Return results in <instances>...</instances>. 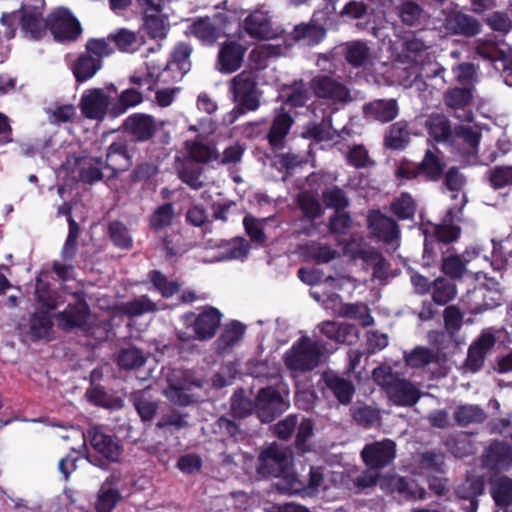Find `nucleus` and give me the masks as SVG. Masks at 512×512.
Returning a JSON list of instances; mask_svg holds the SVG:
<instances>
[{
    "instance_id": "nucleus-1",
    "label": "nucleus",
    "mask_w": 512,
    "mask_h": 512,
    "mask_svg": "<svg viewBox=\"0 0 512 512\" xmlns=\"http://www.w3.org/2000/svg\"><path fill=\"white\" fill-rule=\"evenodd\" d=\"M192 49L188 44H178L172 52L171 61L167 63L164 69L159 66L149 65L147 76L142 79L133 76L130 82L140 86L145 85L147 90H150L155 83H170L181 80L184 75L190 70V55Z\"/></svg>"
},
{
    "instance_id": "nucleus-2",
    "label": "nucleus",
    "mask_w": 512,
    "mask_h": 512,
    "mask_svg": "<svg viewBox=\"0 0 512 512\" xmlns=\"http://www.w3.org/2000/svg\"><path fill=\"white\" fill-rule=\"evenodd\" d=\"M44 7V0H25L20 11L3 14L1 22L6 26L4 34L7 38H12L15 34V23L20 21L23 32L30 33L33 37H38L45 26L43 20L38 18L41 9Z\"/></svg>"
},
{
    "instance_id": "nucleus-3",
    "label": "nucleus",
    "mask_w": 512,
    "mask_h": 512,
    "mask_svg": "<svg viewBox=\"0 0 512 512\" xmlns=\"http://www.w3.org/2000/svg\"><path fill=\"white\" fill-rule=\"evenodd\" d=\"M222 314L214 307H204L199 314L186 313L181 317V321L185 326H192L193 333L178 330V338L183 342L192 339L208 340L215 336L220 323Z\"/></svg>"
},
{
    "instance_id": "nucleus-4",
    "label": "nucleus",
    "mask_w": 512,
    "mask_h": 512,
    "mask_svg": "<svg viewBox=\"0 0 512 512\" xmlns=\"http://www.w3.org/2000/svg\"><path fill=\"white\" fill-rule=\"evenodd\" d=\"M373 378L385 388L390 401L395 405L412 406L420 398L419 390L411 382L397 378L388 367L374 369Z\"/></svg>"
},
{
    "instance_id": "nucleus-5",
    "label": "nucleus",
    "mask_w": 512,
    "mask_h": 512,
    "mask_svg": "<svg viewBox=\"0 0 512 512\" xmlns=\"http://www.w3.org/2000/svg\"><path fill=\"white\" fill-rule=\"evenodd\" d=\"M321 350L318 342L302 337L285 354L284 363L292 372H307L320 363Z\"/></svg>"
},
{
    "instance_id": "nucleus-6",
    "label": "nucleus",
    "mask_w": 512,
    "mask_h": 512,
    "mask_svg": "<svg viewBox=\"0 0 512 512\" xmlns=\"http://www.w3.org/2000/svg\"><path fill=\"white\" fill-rule=\"evenodd\" d=\"M38 18H41L45 24L43 31L38 37H33L30 33L24 32L32 39H39L49 28L54 39L58 42L74 41L81 33V26L77 19L66 8H58L52 12L47 20L42 18V13Z\"/></svg>"
},
{
    "instance_id": "nucleus-7",
    "label": "nucleus",
    "mask_w": 512,
    "mask_h": 512,
    "mask_svg": "<svg viewBox=\"0 0 512 512\" xmlns=\"http://www.w3.org/2000/svg\"><path fill=\"white\" fill-rule=\"evenodd\" d=\"M230 90L241 113L246 110L254 111L259 107V94L253 72L243 71L235 76L230 82Z\"/></svg>"
},
{
    "instance_id": "nucleus-8",
    "label": "nucleus",
    "mask_w": 512,
    "mask_h": 512,
    "mask_svg": "<svg viewBox=\"0 0 512 512\" xmlns=\"http://www.w3.org/2000/svg\"><path fill=\"white\" fill-rule=\"evenodd\" d=\"M288 390L281 392L269 387L261 389L256 399V410L262 422H270L288 408Z\"/></svg>"
},
{
    "instance_id": "nucleus-9",
    "label": "nucleus",
    "mask_w": 512,
    "mask_h": 512,
    "mask_svg": "<svg viewBox=\"0 0 512 512\" xmlns=\"http://www.w3.org/2000/svg\"><path fill=\"white\" fill-rule=\"evenodd\" d=\"M259 472L280 477L292 464V453L286 447L271 445L259 457Z\"/></svg>"
},
{
    "instance_id": "nucleus-10",
    "label": "nucleus",
    "mask_w": 512,
    "mask_h": 512,
    "mask_svg": "<svg viewBox=\"0 0 512 512\" xmlns=\"http://www.w3.org/2000/svg\"><path fill=\"white\" fill-rule=\"evenodd\" d=\"M107 89L109 94H106L102 89H90L83 93L80 106L86 117L96 120L104 117L110 100L117 95L116 88L113 85Z\"/></svg>"
},
{
    "instance_id": "nucleus-11",
    "label": "nucleus",
    "mask_w": 512,
    "mask_h": 512,
    "mask_svg": "<svg viewBox=\"0 0 512 512\" xmlns=\"http://www.w3.org/2000/svg\"><path fill=\"white\" fill-rule=\"evenodd\" d=\"M144 17V27L152 38H164L168 31L167 16L153 0H136Z\"/></svg>"
},
{
    "instance_id": "nucleus-12",
    "label": "nucleus",
    "mask_w": 512,
    "mask_h": 512,
    "mask_svg": "<svg viewBox=\"0 0 512 512\" xmlns=\"http://www.w3.org/2000/svg\"><path fill=\"white\" fill-rule=\"evenodd\" d=\"M363 462L374 469L390 464L396 457V444L390 439L373 442L364 446L361 451Z\"/></svg>"
},
{
    "instance_id": "nucleus-13",
    "label": "nucleus",
    "mask_w": 512,
    "mask_h": 512,
    "mask_svg": "<svg viewBox=\"0 0 512 512\" xmlns=\"http://www.w3.org/2000/svg\"><path fill=\"white\" fill-rule=\"evenodd\" d=\"M62 168L70 173L72 178L85 183H93L102 177V162L95 158H68Z\"/></svg>"
},
{
    "instance_id": "nucleus-14",
    "label": "nucleus",
    "mask_w": 512,
    "mask_h": 512,
    "mask_svg": "<svg viewBox=\"0 0 512 512\" xmlns=\"http://www.w3.org/2000/svg\"><path fill=\"white\" fill-rule=\"evenodd\" d=\"M244 30L253 38L270 40L277 38L281 31L273 27L268 12L255 10L244 20Z\"/></svg>"
},
{
    "instance_id": "nucleus-15",
    "label": "nucleus",
    "mask_w": 512,
    "mask_h": 512,
    "mask_svg": "<svg viewBox=\"0 0 512 512\" xmlns=\"http://www.w3.org/2000/svg\"><path fill=\"white\" fill-rule=\"evenodd\" d=\"M167 379L169 386L164 391L167 398L179 405L189 404L190 398L186 391L190 390L192 385H199V383L191 381L180 370H173L171 375H167Z\"/></svg>"
},
{
    "instance_id": "nucleus-16",
    "label": "nucleus",
    "mask_w": 512,
    "mask_h": 512,
    "mask_svg": "<svg viewBox=\"0 0 512 512\" xmlns=\"http://www.w3.org/2000/svg\"><path fill=\"white\" fill-rule=\"evenodd\" d=\"M89 435L90 444L98 454L112 462L119 460L122 449L117 440L103 433L98 427H92Z\"/></svg>"
},
{
    "instance_id": "nucleus-17",
    "label": "nucleus",
    "mask_w": 512,
    "mask_h": 512,
    "mask_svg": "<svg viewBox=\"0 0 512 512\" xmlns=\"http://www.w3.org/2000/svg\"><path fill=\"white\" fill-rule=\"evenodd\" d=\"M368 225L372 232L381 240L389 244H397L399 230L395 221L379 211H372L368 215Z\"/></svg>"
},
{
    "instance_id": "nucleus-18",
    "label": "nucleus",
    "mask_w": 512,
    "mask_h": 512,
    "mask_svg": "<svg viewBox=\"0 0 512 512\" xmlns=\"http://www.w3.org/2000/svg\"><path fill=\"white\" fill-rule=\"evenodd\" d=\"M477 260L483 264L488 263L486 257H480L475 250L466 251L460 256H449L442 261V271L451 278H460L467 271L466 266L472 261Z\"/></svg>"
},
{
    "instance_id": "nucleus-19",
    "label": "nucleus",
    "mask_w": 512,
    "mask_h": 512,
    "mask_svg": "<svg viewBox=\"0 0 512 512\" xmlns=\"http://www.w3.org/2000/svg\"><path fill=\"white\" fill-rule=\"evenodd\" d=\"M245 54V48L235 42H228L221 46L218 55L219 71L232 73L240 68Z\"/></svg>"
},
{
    "instance_id": "nucleus-20",
    "label": "nucleus",
    "mask_w": 512,
    "mask_h": 512,
    "mask_svg": "<svg viewBox=\"0 0 512 512\" xmlns=\"http://www.w3.org/2000/svg\"><path fill=\"white\" fill-rule=\"evenodd\" d=\"M312 87L315 94L321 98H327L332 101H345L348 97V91L345 86L327 76L315 77L312 81Z\"/></svg>"
},
{
    "instance_id": "nucleus-21",
    "label": "nucleus",
    "mask_w": 512,
    "mask_h": 512,
    "mask_svg": "<svg viewBox=\"0 0 512 512\" xmlns=\"http://www.w3.org/2000/svg\"><path fill=\"white\" fill-rule=\"evenodd\" d=\"M88 319V307L81 301L77 300L57 315L58 325L64 330H71L75 327L83 326Z\"/></svg>"
},
{
    "instance_id": "nucleus-22",
    "label": "nucleus",
    "mask_w": 512,
    "mask_h": 512,
    "mask_svg": "<svg viewBox=\"0 0 512 512\" xmlns=\"http://www.w3.org/2000/svg\"><path fill=\"white\" fill-rule=\"evenodd\" d=\"M21 331L32 340L48 339L52 332V320L47 311L34 313L26 325L21 326Z\"/></svg>"
},
{
    "instance_id": "nucleus-23",
    "label": "nucleus",
    "mask_w": 512,
    "mask_h": 512,
    "mask_svg": "<svg viewBox=\"0 0 512 512\" xmlns=\"http://www.w3.org/2000/svg\"><path fill=\"white\" fill-rule=\"evenodd\" d=\"M494 343V336L484 333L470 346L466 365L472 372L480 369L486 353L493 347Z\"/></svg>"
},
{
    "instance_id": "nucleus-24",
    "label": "nucleus",
    "mask_w": 512,
    "mask_h": 512,
    "mask_svg": "<svg viewBox=\"0 0 512 512\" xmlns=\"http://www.w3.org/2000/svg\"><path fill=\"white\" fill-rule=\"evenodd\" d=\"M483 461L491 469H505L512 465V449L502 443H493L487 449Z\"/></svg>"
},
{
    "instance_id": "nucleus-25",
    "label": "nucleus",
    "mask_w": 512,
    "mask_h": 512,
    "mask_svg": "<svg viewBox=\"0 0 512 512\" xmlns=\"http://www.w3.org/2000/svg\"><path fill=\"white\" fill-rule=\"evenodd\" d=\"M398 105L396 100H376L364 107L365 114L380 122H389L398 115Z\"/></svg>"
},
{
    "instance_id": "nucleus-26",
    "label": "nucleus",
    "mask_w": 512,
    "mask_h": 512,
    "mask_svg": "<svg viewBox=\"0 0 512 512\" xmlns=\"http://www.w3.org/2000/svg\"><path fill=\"white\" fill-rule=\"evenodd\" d=\"M190 33L203 43L212 44L222 36V28L216 27L211 18L204 17L191 24Z\"/></svg>"
},
{
    "instance_id": "nucleus-27",
    "label": "nucleus",
    "mask_w": 512,
    "mask_h": 512,
    "mask_svg": "<svg viewBox=\"0 0 512 512\" xmlns=\"http://www.w3.org/2000/svg\"><path fill=\"white\" fill-rule=\"evenodd\" d=\"M156 130L153 118L145 114H135L130 117V136L134 140L144 141L151 138Z\"/></svg>"
},
{
    "instance_id": "nucleus-28",
    "label": "nucleus",
    "mask_w": 512,
    "mask_h": 512,
    "mask_svg": "<svg viewBox=\"0 0 512 512\" xmlns=\"http://www.w3.org/2000/svg\"><path fill=\"white\" fill-rule=\"evenodd\" d=\"M293 124L292 117L285 112L278 113L272 123L268 140L274 148L282 147L283 141Z\"/></svg>"
},
{
    "instance_id": "nucleus-29",
    "label": "nucleus",
    "mask_w": 512,
    "mask_h": 512,
    "mask_svg": "<svg viewBox=\"0 0 512 512\" xmlns=\"http://www.w3.org/2000/svg\"><path fill=\"white\" fill-rule=\"evenodd\" d=\"M128 165V150L126 139L112 143L107 153V166L114 173L124 171Z\"/></svg>"
},
{
    "instance_id": "nucleus-30",
    "label": "nucleus",
    "mask_w": 512,
    "mask_h": 512,
    "mask_svg": "<svg viewBox=\"0 0 512 512\" xmlns=\"http://www.w3.org/2000/svg\"><path fill=\"white\" fill-rule=\"evenodd\" d=\"M121 499L119 489L101 485L96 494L94 509L96 512H112Z\"/></svg>"
},
{
    "instance_id": "nucleus-31",
    "label": "nucleus",
    "mask_w": 512,
    "mask_h": 512,
    "mask_svg": "<svg viewBox=\"0 0 512 512\" xmlns=\"http://www.w3.org/2000/svg\"><path fill=\"white\" fill-rule=\"evenodd\" d=\"M320 329L325 336L340 343H350L356 336V330L352 326L334 321L323 322Z\"/></svg>"
},
{
    "instance_id": "nucleus-32",
    "label": "nucleus",
    "mask_w": 512,
    "mask_h": 512,
    "mask_svg": "<svg viewBox=\"0 0 512 512\" xmlns=\"http://www.w3.org/2000/svg\"><path fill=\"white\" fill-rule=\"evenodd\" d=\"M101 68V61L92 55L82 54L73 66V73L77 81L83 82L92 78Z\"/></svg>"
},
{
    "instance_id": "nucleus-33",
    "label": "nucleus",
    "mask_w": 512,
    "mask_h": 512,
    "mask_svg": "<svg viewBox=\"0 0 512 512\" xmlns=\"http://www.w3.org/2000/svg\"><path fill=\"white\" fill-rule=\"evenodd\" d=\"M325 383L342 404H348L354 393L353 384L337 375H326Z\"/></svg>"
},
{
    "instance_id": "nucleus-34",
    "label": "nucleus",
    "mask_w": 512,
    "mask_h": 512,
    "mask_svg": "<svg viewBox=\"0 0 512 512\" xmlns=\"http://www.w3.org/2000/svg\"><path fill=\"white\" fill-rule=\"evenodd\" d=\"M419 169L421 175H424L427 179L436 180L443 172L444 163L436 152L427 150Z\"/></svg>"
},
{
    "instance_id": "nucleus-35",
    "label": "nucleus",
    "mask_w": 512,
    "mask_h": 512,
    "mask_svg": "<svg viewBox=\"0 0 512 512\" xmlns=\"http://www.w3.org/2000/svg\"><path fill=\"white\" fill-rule=\"evenodd\" d=\"M325 36V29L318 24H302L295 28L294 38L303 41L307 45H314L320 42Z\"/></svg>"
},
{
    "instance_id": "nucleus-36",
    "label": "nucleus",
    "mask_w": 512,
    "mask_h": 512,
    "mask_svg": "<svg viewBox=\"0 0 512 512\" xmlns=\"http://www.w3.org/2000/svg\"><path fill=\"white\" fill-rule=\"evenodd\" d=\"M175 217L176 213L174 211L173 205L171 203L163 204L157 207L151 214L150 226L152 229L160 231L169 227Z\"/></svg>"
},
{
    "instance_id": "nucleus-37",
    "label": "nucleus",
    "mask_w": 512,
    "mask_h": 512,
    "mask_svg": "<svg viewBox=\"0 0 512 512\" xmlns=\"http://www.w3.org/2000/svg\"><path fill=\"white\" fill-rule=\"evenodd\" d=\"M186 150L190 158L196 162L207 163L219 159V154L214 147L200 142H187Z\"/></svg>"
},
{
    "instance_id": "nucleus-38",
    "label": "nucleus",
    "mask_w": 512,
    "mask_h": 512,
    "mask_svg": "<svg viewBox=\"0 0 512 512\" xmlns=\"http://www.w3.org/2000/svg\"><path fill=\"white\" fill-rule=\"evenodd\" d=\"M454 418L459 425L466 426L479 423L485 419L484 411L477 405H461L454 412Z\"/></svg>"
},
{
    "instance_id": "nucleus-39",
    "label": "nucleus",
    "mask_w": 512,
    "mask_h": 512,
    "mask_svg": "<svg viewBox=\"0 0 512 512\" xmlns=\"http://www.w3.org/2000/svg\"><path fill=\"white\" fill-rule=\"evenodd\" d=\"M338 313L340 316L358 320L362 326H370L374 323L368 307L364 304H343Z\"/></svg>"
},
{
    "instance_id": "nucleus-40",
    "label": "nucleus",
    "mask_w": 512,
    "mask_h": 512,
    "mask_svg": "<svg viewBox=\"0 0 512 512\" xmlns=\"http://www.w3.org/2000/svg\"><path fill=\"white\" fill-rule=\"evenodd\" d=\"M244 326L239 322H231L225 326L218 344L220 349H227L241 340L244 335Z\"/></svg>"
},
{
    "instance_id": "nucleus-41",
    "label": "nucleus",
    "mask_w": 512,
    "mask_h": 512,
    "mask_svg": "<svg viewBox=\"0 0 512 512\" xmlns=\"http://www.w3.org/2000/svg\"><path fill=\"white\" fill-rule=\"evenodd\" d=\"M408 140L409 132L406 124L402 122L393 124L385 137L386 145L392 149L402 148Z\"/></svg>"
},
{
    "instance_id": "nucleus-42",
    "label": "nucleus",
    "mask_w": 512,
    "mask_h": 512,
    "mask_svg": "<svg viewBox=\"0 0 512 512\" xmlns=\"http://www.w3.org/2000/svg\"><path fill=\"white\" fill-rule=\"evenodd\" d=\"M150 281L153 286L161 293V295L166 298L176 294L181 287L177 281L169 280L159 271L151 272Z\"/></svg>"
},
{
    "instance_id": "nucleus-43",
    "label": "nucleus",
    "mask_w": 512,
    "mask_h": 512,
    "mask_svg": "<svg viewBox=\"0 0 512 512\" xmlns=\"http://www.w3.org/2000/svg\"><path fill=\"white\" fill-rule=\"evenodd\" d=\"M426 126L429 130L430 135L437 141L445 140L450 135V126L445 116H431L428 119Z\"/></svg>"
},
{
    "instance_id": "nucleus-44",
    "label": "nucleus",
    "mask_w": 512,
    "mask_h": 512,
    "mask_svg": "<svg viewBox=\"0 0 512 512\" xmlns=\"http://www.w3.org/2000/svg\"><path fill=\"white\" fill-rule=\"evenodd\" d=\"M279 478L277 487L280 491L289 494H304V484L298 479L293 471L288 468Z\"/></svg>"
},
{
    "instance_id": "nucleus-45",
    "label": "nucleus",
    "mask_w": 512,
    "mask_h": 512,
    "mask_svg": "<svg viewBox=\"0 0 512 512\" xmlns=\"http://www.w3.org/2000/svg\"><path fill=\"white\" fill-rule=\"evenodd\" d=\"M452 220V212L449 211L444 223L442 225H435L433 227V233L439 241L451 242L458 238L460 234V228L453 225L451 223Z\"/></svg>"
},
{
    "instance_id": "nucleus-46",
    "label": "nucleus",
    "mask_w": 512,
    "mask_h": 512,
    "mask_svg": "<svg viewBox=\"0 0 512 512\" xmlns=\"http://www.w3.org/2000/svg\"><path fill=\"white\" fill-rule=\"evenodd\" d=\"M69 222V233L67 236V239L62 247L61 256L62 259L66 262L71 260L77 251V238H78V232L79 228L77 223L73 220V218L70 216L68 218Z\"/></svg>"
},
{
    "instance_id": "nucleus-47",
    "label": "nucleus",
    "mask_w": 512,
    "mask_h": 512,
    "mask_svg": "<svg viewBox=\"0 0 512 512\" xmlns=\"http://www.w3.org/2000/svg\"><path fill=\"white\" fill-rule=\"evenodd\" d=\"M456 296V288L452 283L444 279H437L434 282L433 300L439 305H444Z\"/></svg>"
},
{
    "instance_id": "nucleus-48",
    "label": "nucleus",
    "mask_w": 512,
    "mask_h": 512,
    "mask_svg": "<svg viewBox=\"0 0 512 512\" xmlns=\"http://www.w3.org/2000/svg\"><path fill=\"white\" fill-rule=\"evenodd\" d=\"M369 50L362 42H352L347 46L346 59L353 66H361L369 60Z\"/></svg>"
},
{
    "instance_id": "nucleus-49",
    "label": "nucleus",
    "mask_w": 512,
    "mask_h": 512,
    "mask_svg": "<svg viewBox=\"0 0 512 512\" xmlns=\"http://www.w3.org/2000/svg\"><path fill=\"white\" fill-rule=\"evenodd\" d=\"M472 91L466 88H453L444 96L445 104L451 108H462L470 103Z\"/></svg>"
},
{
    "instance_id": "nucleus-50",
    "label": "nucleus",
    "mask_w": 512,
    "mask_h": 512,
    "mask_svg": "<svg viewBox=\"0 0 512 512\" xmlns=\"http://www.w3.org/2000/svg\"><path fill=\"white\" fill-rule=\"evenodd\" d=\"M282 54L280 46H273L270 44H263L252 50L250 59L256 63L257 68H262L265 61L270 57H277Z\"/></svg>"
},
{
    "instance_id": "nucleus-51",
    "label": "nucleus",
    "mask_w": 512,
    "mask_h": 512,
    "mask_svg": "<svg viewBox=\"0 0 512 512\" xmlns=\"http://www.w3.org/2000/svg\"><path fill=\"white\" fill-rule=\"evenodd\" d=\"M188 249L189 246L185 243L183 237L178 234L165 238L163 241V250L169 258L182 256Z\"/></svg>"
},
{
    "instance_id": "nucleus-52",
    "label": "nucleus",
    "mask_w": 512,
    "mask_h": 512,
    "mask_svg": "<svg viewBox=\"0 0 512 512\" xmlns=\"http://www.w3.org/2000/svg\"><path fill=\"white\" fill-rule=\"evenodd\" d=\"M392 211L402 219H408L415 212V204L413 199L407 193H403L392 204Z\"/></svg>"
},
{
    "instance_id": "nucleus-53",
    "label": "nucleus",
    "mask_w": 512,
    "mask_h": 512,
    "mask_svg": "<svg viewBox=\"0 0 512 512\" xmlns=\"http://www.w3.org/2000/svg\"><path fill=\"white\" fill-rule=\"evenodd\" d=\"M307 255L318 263H326L338 256L337 251L329 246L321 244H311L307 247Z\"/></svg>"
},
{
    "instance_id": "nucleus-54",
    "label": "nucleus",
    "mask_w": 512,
    "mask_h": 512,
    "mask_svg": "<svg viewBox=\"0 0 512 512\" xmlns=\"http://www.w3.org/2000/svg\"><path fill=\"white\" fill-rule=\"evenodd\" d=\"M299 205L304 215L309 219H315L321 215L322 209L315 197L309 193H302L298 197Z\"/></svg>"
},
{
    "instance_id": "nucleus-55",
    "label": "nucleus",
    "mask_w": 512,
    "mask_h": 512,
    "mask_svg": "<svg viewBox=\"0 0 512 512\" xmlns=\"http://www.w3.org/2000/svg\"><path fill=\"white\" fill-rule=\"evenodd\" d=\"M405 359L411 367H423L433 361L434 354L426 348L417 347Z\"/></svg>"
},
{
    "instance_id": "nucleus-56",
    "label": "nucleus",
    "mask_w": 512,
    "mask_h": 512,
    "mask_svg": "<svg viewBox=\"0 0 512 512\" xmlns=\"http://www.w3.org/2000/svg\"><path fill=\"white\" fill-rule=\"evenodd\" d=\"M266 220H258L254 219L250 216L244 218V226L246 232L251 237V239L257 243H264L266 237L263 233V225Z\"/></svg>"
},
{
    "instance_id": "nucleus-57",
    "label": "nucleus",
    "mask_w": 512,
    "mask_h": 512,
    "mask_svg": "<svg viewBox=\"0 0 512 512\" xmlns=\"http://www.w3.org/2000/svg\"><path fill=\"white\" fill-rule=\"evenodd\" d=\"M490 183L495 188L512 185V167H496L489 177Z\"/></svg>"
},
{
    "instance_id": "nucleus-58",
    "label": "nucleus",
    "mask_w": 512,
    "mask_h": 512,
    "mask_svg": "<svg viewBox=\"0 0 512 512\" xmlns=\"http://www.w3.org/2000/svg\"><path fill=\"white\" fill-rule=\"evenodd\" d=\"M323 201L327 207L340 210L348 205V199L343 191L338 188L327 190L323 193Z\"/></svg>"
},
{
    "instance_id": "nucleus-59",
    "label": "nucleus",
    "mask_w": 512,
    "mask_h": 512,
    "mask_svg": "<svg viewBox=\"0 0 512 512\" xmlns=\"http://www.w3.org/2000/svg\"><path fill=\"white\" fill-rule=\"evenodd\" d=\"M456 22V31L465 35H475L480 30V25L473 18L464 15L457 14L454 18Z\"/></svg>"
},
{
    "instance_id": "nucleus-60",
    "label": "nucleus",
    "mask_w": 512,
    "mask_h": 512,
    "mask_svg": "<svg viewBox=\"0 0 512 512\" xmlns=\"http://www.w3.org/2000/svg\"><path fill=\"white\" fill-rule=\"evenodd\" d=\"M456 80L462 84L476 81V68L471 63H461L452 69Z\"/></svg>"
},
{
    "instance_id": "nucleus-61",
    "label": "nucleus",
    "mask_w": 512,
    "mask_h": 512,
    "mask_svg": "<svg viewBox=\"0 0 512 512\" xmlns=\"http://www.w3.org/2000/svg\"><path fill=\"white\" fill-rule=\"evenodd\" d=\"M86 55H92L101 61V58L111 54V49L105 39H91L86 44Z\"/></svg>"
},
{
    "instance_id": "nucleus-62",
    "label": "nucleus",
    "mask_w": 512,
    "mask_h": 512,
    "mask_svg": "<svg viewBox=\"0 0 512 512\" xmlns=\"http://www.w3.org/2000/svg\"><path fill=\"white\" fill-rule=\"evenodd\" d=\"M180 178L193 189H199L203 185L202 170L185 167L179 171Z\"/></svg>"
},
{
    "instance_id": "nucleus-63",
    "label": "nucleus",
    "mask_w": 512,
    "mask_h": 512,
    "mask_svg": "<svg viewBox=\"0 0 512 512\" xmlns=\"http://www.w3.org/2000/svg\"><path fill=\"white\" fill-rule=\"evenodd\" d=\"M157 310V306L154 302L148 299L146 296H141L130 302V316L141 315Z\"/></svg>"
},
{
    "instance_id": "nucleus-64",
    "label": "nucleus",
    "mask_w": 512,
    "mask_h": 512,
    "mask_svg": "<svg viewBox=\"0 0 512 512\" xmlns=\"http://www.w3.org/2000/svg\"><path fill=\"white\" fill-rule=\"evenodd\" d=\"M348 161L357 168L366 167L371 163L366 149L363 146H355L348 153Z\"/></svg>"
}]
</instances>
